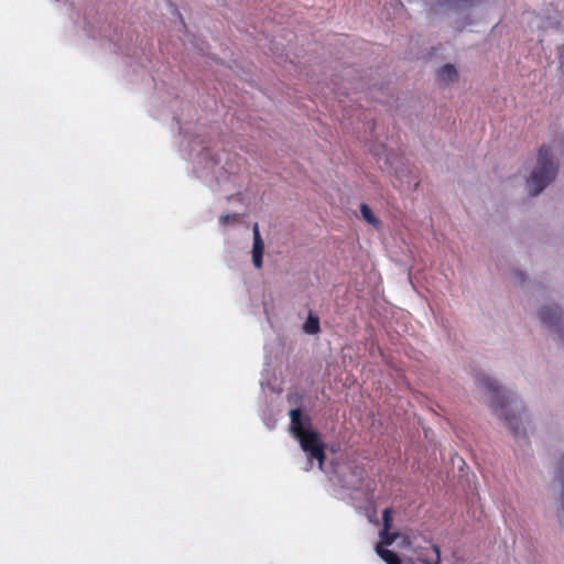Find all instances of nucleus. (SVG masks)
<instances>
[{
  "mask_svg": "<svg viewBox=\"0 0 564 564\" xmlns=\"http://www.w3.org/2000/svg\"><path fill=\"white\" fill-rule=\"evenodd\" d=\"M558 172V164L554 161L553 150L547 144H542L538 151L536 165L527 178V187L531 196L539 195Z\"/></svg>",
  "mask_w": 564,
  "mask_h": 564,
  "instance_id": "obj_1",
  "label": "nucleus"
},
{
  "mask_svg": "<svg viewBox=\"0 0 564 564\" xmlns=\"http://www.w3.org/2000/svg\"><path fill=\"white\" fill-rule=\"evenodd\" d=\"M480 383L484 388L494 393L491 399V406L495 409L499 417L507 422L508 427L512 431V433L518 435L520 433L518 420L516 415H509L507 413L506 405L508 404V398L505 394H501L498 382L489 377H481Z\"/></svg>",
  "mask_w": 564,
  "mask_h": 564,
  "instance_id": "obj_2",
  "label": "nucleus"
},
{
  "mask_svg": "<svg viewBox=\"0 0 564 564\" xmlns=\"http://www.w3.org/2000/svg\"><path fill=\"white\" fill-rule=\"evenodd\" d=\"M296 438L300 441L303 451L310 455L305 470H310L312 468L313 458L318 460L319 468H322L325 460V446L321 442L317 432L310 430Z\"/></svg>",
  "mask_w": 564,
  "mask_h": 564,
  "instance_id": "obj_3",
  "label": "nucleus"
},
{
  "mask_svg": "<svg viewBox=\"0 0 564 564\" xmlns=\"http://www.w3.org/2000/svg\"><path fill=\"white\" fill-rule=\"evenodd\" d=\"M540 319L549 329H554L558 337L562 336L563 314L557 305H545L540 311Z\"/></svg>",
  "mask_w": 564,
  "mask_h": 564,
  "instance_id": "obj_4",
  "label": "nucleus"
},
{
  "mask_svg": "<svg viewBox=\"0 0 564 564\" xmlns=\"http://www.w3.org/2000/svg\"><path fill=\"white\" fill-rule=\"evenodd\" d=\"M290 417H291V430L295 437H299L300 435L308 432L310 430L305 429V423L307 425H311L310 419H304L302 414V410L300 408L292 409L290 411Z\"/></svg>",
  "mask_w": 564,
  "mask_h": 564,
  "instance_id": "obj_5",
  "label": "nucleus"
},
{
  "mask_svg": "<svg viewBox=\"0 0 564 564\" xmlns=\"http://www.w3.org/2000/svg\"><path fill=\"white\" fill-rule=\"evenodd\" d=\"M264 251V242L261 238L258 224L253 226V247H252V262L256 268L262 267V257Z\"/></svg>",
  "mask_w": 564,
  "mask_h": 564,
  "instance_id": "obj_6",
  "label": "nucleus"
},
{
  "mask_svg": "<svg viewBox=\"0 0 564 564\" xmlns=\"http://www.w3.org/2000/svg\"><path fill=\"white\" fill-rule=\"evenodd\" d=\"M437 78L440 82L448 84L453 83L457 79V70L452 64H446L440 68L437 73Z\"/></svg>",
  "mask_w": 564,
  "mask_h": 564,
  "instance_id": "obj_7",
  "label": "nucleus"
},
{
  "mask_svg": "<svg viewBox=\"0 0 564 564\" xmlns=\"http://www.w3.org/2000/svg\"><path fill=\"white\" fill-rule=\"evenodd\" d=\"M376 552L387 564H402L395 552L384 549L381 544H377Z\"/></svg>",
  "mask_w": 564,
  "mask_h": 564,
  "instance_id": "obj_8",
  "label": "nucleus"
},
{
  "mask_svg": "<svg viewBox=\"0 0 564 564\" xmlns=\"http://www.w3.org/2000/svg\"><path fill=\"white\" fill-rule=\"evenodd\" d=\"M433 557H425L423 554L417 555V560L423 564H441V550L437 544H432Z\"/></svg>",
  "mask_w": 564,
  "mask_h": 564,
  "instance_id": "obj_9",
  "label": "nucleus"
},
{
  "mask_svg": "<svg viewBox=\"0 0 564 564\" xmlns=\"http://www.w3.org/2000/svg\"><path fill=\"white\" fill-rule=\"evenodd\" d=\"M319 330V319L317 316L308 315L307 321L304 324V332L307 334H316Z\"/></svg>",
  "mask_w": 564,
  "mask_h": 564,
  "instance_id": "obj_10",
  "label": "nucleus"
},
{
  "mask_svg": "<svg viewBox=\"0 0 564 564\" xmlns=\"http://www.w3.org/2000/svg\"><path fill=\"white\" fill-rule=\"evenodd\" d=\"M360 213H361V216L362 218L368 221L369 224L378 227L379 226V220L378 218L373 215L371 208L367 205V204H361L360 205Z\"/></svg>",
  "mask_w": 564,
  "mask_h": 564,
  "instance_id": "obj_11",
  "label": "nucleus"
},
{
  "mask_svg": "<svg viewBox=\"0 0 564 564\" xmlns=\"http://www.w3.org/2000/svg\"><path fill=\"white\" fill-rule=\"evenodd\" d=\"M239 221L238 214H225L219 217L220 226H227L229 224H236Z\"/></svg>",
  "mask_w": 564,
  "mask_h": 564,
  "instance_id": "obj_12",
  "label": "nucleus"
},
{
  "mask_svg": "<svg viewBox=\"0 0 564 564\" xmlns=\"http://www.w3.org/2000/svg\"><path fill=\"white\" fill-rule=\"evenodd\" d=\"M383 534L387 533L391 529L392 525V510L390 508H387L383 511Z\"/></svg>",
  "mask_w": 564,
  "mask_h": 564,
  "instance_id": "obj_13",
  "label": "nucleus"
},
{
  "mask_svg": "<svg viewBox=\"0 0 564 564\" xmlns=\"http://www.w3.org/2000/svg\"><path fill=\"white\" fill-rule=\"evenodd\" d=\"M380 535H381V545L384 544V545H391L398 538V534L394 533V532H390L387 531L386 534H383V529L380 531Z\"/></svg>",
  "mask_w": 564,
  "mask_h": 564,
  "instance_id": "obj_14",
  "label": "nucleus"
},
{
  "mask_svg": "<svg viewBox=\"0 0 564 564\" xmlns=\"http://www.w3.org/2000/svg\"><path fill=\"white\" fill-rule=\"evenodd\" d=\"M560 474L562 477L561 506H562V510L564 512V458L561 460V464H560Z\"/></svg>",
  "mask_w": 564,
  "mask_h": 564,
  "instance_id": "obj_15",
  "label": "nucleus"
}]
</instances>
